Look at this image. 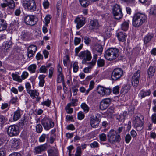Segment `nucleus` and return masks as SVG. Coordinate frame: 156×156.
I'll return each mask as SVG.
<instances>
[{
	"label": "nucleus",
	"mask_w": 156,
	"mask_h": 156,
	"mask_svg": "<svg viewBox=\"0 0 156 156\" xmlns=\"http://www.w3.org/2000/svg\"><path fill=\"white\" fill-rule=\"evenodd\" d=\"M147 17L144 14L138 12L134 15L132 19V25L136 28L141 26L145 22Z\"/></svg>",
	"instance_id": "1"
},
{
	"label": "nucleus",
	"mask_w": 156,
	"mask_h": 156,
	"mask_svg": "<svg viewBox=\"0 0 156 156\" xmlns=\"http://www.w3.org/2000/svg\"><path fill=\"white\" fill-rule=\"evenodd\" d=\"M119 55V51L118 49L111 48L108 49L105 51L104 56L107 60L112 61L118 58Z\"/></svg>",
	"instance_id": "2"
},
{
	"label": "nucleus",
	"mask_w": 156,
	"mask_h": 156,
	"mask_svg": "<svg viewBox=\"0 0 156 156\" xmlns=\"http://www.w3.org/2000/svg\"><path fill=\"white\" fill-rule=\"evenodd\" d=\"M23 6L25 9L31 12L37 10L36 3L34 0H23Z\"/></svg>",
	"instance_id": "3"
},
{
	"label": "nucleus",
	"mask_w": 156,
	"mask_h": 156,
	"mask_svg": "<svg viewBox=\"0 0 156 156\" xmlns=\"http://www.w3.org/2000/svg\"><path fill=\"white\" fill-rule=\"evenodd\" d=\"M108 138L109 142L111 144H114L119 142L120 137L119 134L114 130H111L108 133Z\"/></svg>",
	"instance_id": "4"
},
{
	"label": "nucleus",
	"mask_w": 156,
	"mask_h": 156,
	"mask_svg": "<svg viewBox=\"0 0 156 156\" xmlns=\"http://www.w3.org/2000/svg\"><path fill=\"white\" fill-rule=\"evenodd\" d=\"M133 124L136 129L138 131H140L143 129V126L144 124V120L143 116H136L135 119L133 122Z\"/></svg>",
	"instance_id": "5"
},
{
	"label": "nucleus",
	"mask_w": 156,
	"mask_h": 156,
	"mask_svg": "<svg viewBox=\"0 0 156 156\" xmlns=\"http://www.w3.org/2000/svg\"><path fill=\"white\" fill-rule=\"evenodd\" d=\"M78 56L80 59H83L82 62V64L85 63L86 61L90 60L91 58V53L88 50L80 52Z\"/></svg>",
	"instance_id": "6"
},
{
	"label": "nucleus",
	"mask_w": 156,
	"mask_h": 156,
	"mask_svg": "<svg viewBox=\"0 0 156 156\" xmlns=\"http://www.w3.org/2000/svg\"><path fill=\"white\" fill-rule=\"evenodd\" d=\"M7 132L9 136H16L20 133L19 127L15 125H11L8 127Z\"/></svg>",
	"instance_id": "7"
},
{
	"label": "nucleus",
	"mask_w": 156,
	"mask_h": 156,
	"mask_svg": "<svg viewBox=\"0 0 156 156\" xmlns=\"http://www.w3.org/2000/svg\"><path fill=\"white\" fill-rule=\"evenodd\" d=\"M97 91L101 96H105L109 95L111 92L112 90L110 88H106L99 85L97 87Z\"/></svg>",
	"instance_id": "8"
},
{
	"label": "nucleus",
	"mask_w": 156,
	"mask_h": 156,
	"mask_svg": "<svg viewBox=\"0 0 156 156\" xmlns=\"http://www.w3.org/2000/svg\"><path fill=\"white\" fill-rule=\"evenodd\" d=\"M123 75V70L119 68H116L112 72L111 78L112 80L116 81L120 79Z\"/></svg>",
	"instance_id": "9"
},
{
	"label": "nucleus",
	"mask_w": 156,
	"mask_h": 156,
	"mask_svg": "<svg viewBox=\"0 0 156 156\" xmlns=\"http://www.w3.org/2000/svg\"><path fill=\"white\" fill-rule=\"evenodd\" d=\"M41 123L44 129L46 130H48L54 126V123L51 119L47 117H44L41 121Z\"/></svg>",
	"instance_id": "10"
},
{
	"label": "nucleus",
	"mask_w": 156,
	"mask_h": 156,
	"mask_svg": "<svg viewBox=\"0 0 156 156\" xmlns=\"http://www.w3.org/2000/svg\"><path fill=\"white\" fill-rule=\"evenodd\" d=\"M113 13L115 19L119 20L122 17V14L119 5L116 4L113 7Z\"/></svg>",
	"instance_id": "11"
},
{
	"label": "nucleus",
	"mask_w": 156,
	"mask_h": 156,
	"mask_svg": "<svg viewBox=\"0 0 156 156\" xmlns=\"http://www.w3.org/2000/svg\"><path fill=\"white\" fill-rule=\"evenodd\" d=\"M37 20L36 17L34 15H27L24 18L25 23L27 25L33 26L35 24Z\"/></svg>",
	"instance_id": "12"
},
{
	"label": "nucleus",
	"mask_w": 156,
	"mask_h": 156,
	"mask_svg": "<svg viewBox=\"0 0 156 156\" xmlns=\"http://www.w3.org/2000/svg\"><path fill=\"white\" fill-rule=\"evenodd\" d=\"M140 74V71L138 70L135 72L132 79V84L134 87H136L139 83V80Z\"/></svg>",
	"instance_id": "13"
},
{
	"label": "nucleus",
	"mask_w": 156,
	"mask_h": 156,
	"mask_svg": "<svg viewBox=\"0 0 156 156\" xmlns=\"http://www.w3.org/2000/svg\"><path fill=\"white\" fill-rule=\"evenodd\" d=\"M111 101V100L110 98L103 99L100 102V108L102 110L106 109L109 106Z\"/></svg>",
	"instance_id": "14"
},
{
	"label": "nucleus",
	"mask_w": 156,
	"mask_h": 156,
	"mask_svg": "<svg viewBox=\"0 0 156 156\" xmlns=\"http://www.w3.org/2000/svg\"><path fill=\"white\" fill-rule=\"evenodd\" d=\"M21 141L19 138H13L9 142V145L12 148H18L21 144Z\"/></svg>",
	"instance_id": "15"
},
{
	"label": "nucleus",
	"mask_w": 156,
	"mask_h": 156,
	"mask_svg": "<svg viewBox=\"0 0 156 156\" xmlns=\"http://www.w3.org/2000/svg\"><path fill=\"white\" fill-rule=\"evenodd\" d=\"M100 121L98 117V116L96 115L92 116L90 118V123L92 127H98Z\"/></svg>",
	"instance_id": "16"
},
{
	"label": "nucleus",
	"mask_w": 156,
	"mask_h": 156,
	"mask_svg": "<svg viewBox=\"0 0 156 156\" xmlns=\"http://www.w3.org/2000/svg\"><path fill=\"white\" fill-rule=\"evenodd\" d=\"M47 146L45 144L41 145L34 147V153L35 154H39L46 150Z\"/></svg>",
	"instance_id": "17"
},
{
	"label": "nucleus",
	"mask_w": 156,
	"mask_h": 156,
	"mask_svg": "<svg viewBox=\"0 0 156 156\" xmlns=\"http://www.w3.org/2000/svg\"><path fill=\"white\" fill-rule=\"evenodd\" d=\"M37 50V47L34 45L30 46L27 49V55L29 58L32 57Z\"/></svg>",
	"instance_id": "18"
},
{
	"label": "nucleus",
	"mask_w": 156,
	"mask_h": 156,
	"mask_svg": "<svg viewBox=\"0 0 156 156\" xmlns=\"http://www.w3.org/2000/svg\"><path fill=\"white\" fill-rule=\"evenodd\" d=\"M100 25L97 20H94L90 21L89 25V28L90 29H98Z\"/></svg>",
	"instance_id": "19"
},
{
	"label": "nucleus",
	"mask_w": 156,
	"mask_h": 156,
	"mask_svg": "<svg viewBox=\"0 0 156 156\" xmlns=\"http://www.w3.org/2000/svg\"><path fill=\"white\" fill-rule=\"evenodd\" d=\"M12 45V42L10 41L4 43L2 47V51L5 52L8 51Z\"/></svg>",
	"instance_id": "20"
},
{
	"label": "nucleus",
	"mask_w": 156,
	"mask_h": 156,
	"mask_svg": "<svg viewBox=\"0 0 156 156\" xmlns=\"http://www.w3.org/2000/svg\"><path fill=\"white\" fill-rule=\"evenodd\" d=\"M74 22L76 24V27L78 29L82 27L85 23L84 20L81 19L79 17L76 18Z\"/></svg>",
	"instance_id": "21"
},
{
	"label": "nucleus",
	"mask_w": 156,
	"mask_h": 156,
	"mask_svg": "<svg viewBox=\"0 0 156 156\" xmlns=\"http://www.w3.org/2000/svg\"><path fill=\"white\" fill-rule=\"evenodd\" d=\"M116 35L118 40L120 41L123 42L126 40L127 35L123 32L118 33Z\"/></svg>",
	"instance_id": "22"
},
{
	"label": "nucleus",
	"mask_w": 156,
	"mask_h": 156,
	"mask_svg": "<svg viewBox=\"0 0 156 156\" xmlns=\"http://www.w3.org/2000/svg\"><path fill=\"white\" fill-rule=\"evenodd\" d=\"M27 93L33 98H37L38 101L40 99V98L38 97L39 95V93L35 90H30Z\"/></svg>",
	"instance_id": "23"
},
{
	"label": "nucleus",
	"mask_w": 156,
	"mask_h": 156,
	"mask_svg": "<svg viewBox=\"0 0 156 156\" xmlns=\"http://www.w3.org/2000/svg\"><path fill=\"white\" fill-rule=\"evenodd\" d=\"M30 36V34L26 30H23L21 32L20 36V38L23 40H27Z\"/></svg>",
	"instance_id": "24"
},
{
	"label": "nucleus",
	"mask_w": 156,
	"mask_h": 156,
	"mask_svg": "<svg viewBox=\"0 0 156 156\" xmlns=\"http://www.w3.org/2000/svg\"><path fill=\"white\" fill-rule=\"evenodd\" d=\"M94 50L96 51L98 55H101L103 51V48L102 46L99 44H97L93 46Z\"/></svg>",
	"instance_id": "25"
},
{
	"label": "nucleus",
	"mask_w": 156,
	"mask_h": 156,
	"mask_svg": "<svg viewBox=\"0 0 156 156\" xmlns=\"http://www.w3.org/2000/svg\"><path fill=\"white\" fill-rule=\"evenodd\" d=\"M151 93V92L150 90H148L147 91L142 90L140 91L138 96L142 99L145 97L149 96Z\"/></svg>",
	"instance_id": "26"
},
{
	"label": "nucleus",
	"mask_w": 156,
	"mask_h": 156,
	"mask_svg": "<svg viewBox=\"0 0 156 156\" xmlns=\"http://www.w3.org/2000/svg\"><path fill=\"white\" fill-rule=\"evenodd\" d=\"M22 114V111L20 110H18L15 111L14 113L13 119L14 121H16L19 119Z\"/></svg>",
	"instance_id": "27"
},
{
	"label": "nucleus",
	"mask_w": 156,
	"mask_h": 156,
	"mask_svg": "<svg viewBox=\"0 0 156 156\" xmlns=\"http://www.w3.org/2000/svg\"><path fill=\"white\" fill-rule=\"evenodd\" d=\"M154 35L152 34H148L144 37V43L147 44L153 38Z\"/></svg>",
	"instance_id": "28"
},
{
	"label": "nucleus",
	"mask_w": 156,
	"mask_h": 156,
	"mask_svg": "<svg viewBox=\"0 0 156 156\" xmlns=\"http://www.w3.org/2000/svg\"><path fill=\"white\" fill-rule=\"evenodd\" d=\"M7 27L6 23L3 19H0V31L5 30Z\"/></svg>",
	"instance_id": "29"
},
{
	"label": "nucleus",
	"mask_w": 156,
	"mask_h": 156,
	"mask_svg": "<svg viewBox=\"0 0 156 156\" xmlns=\"http://www.w3.org/2000/svg\"><path fill=\"white\" fill-rule=\"evenodd\" d=\"M46 76L44 75H40L38 77L39 80V84L40 86L42 87L44 86L45 83L44 78Z\"/></svg>",
	"instance_id": "30"
},
{
	"label": "nucleus",
	"mask_w": 156,
	"mask_h": 156,
	"mask_svg": "<svg viewBox=\"0 0 156 156\" xmlns=\"http://www.w3.org/2000/svg\"><path fill=\"white\" fill-rule=\"evenodd\" d=\"M37 67V66L36 64H32L28 67L27 69L30 73H34L36 71Z\"/></svg>",
	"instance_id": "31"
},
{
	"label": "nucleus",
	"mask_w": 156,
	"mask_h": 156,
	"mask_svg": "<svg viewBox=\"0 0 156 156\" xmlns=\"http://www.w3.org/2000/svg\"><path fill=\"white\" fill-rule=\"evenodd\" d=\"M47 152L48 156H57L58 155L57 151L54 149H50Z\"/></svg>",
	"instance_id": "32"
},
{
	"label": "nucleus",
	"mask_w": 156,
	"mask_h": 156,
	"mask_svg": "<svg viewBox=\"0 0 156 156\" xmlns=\"http://www.w3.org/2000/svg\"><path fill=\"white\" fill-rule=\"evenodd\" d=\"M155 71V69L153 67H149L147 72L148 77L149 78H151L154 75Z\"/></svg>",
	"instance_id": "33"
},
{
	"label": "nucleus",
	"mask_w": 156,
	"mask_h": 156,
	"mask_svg": "<svg viewBox=\"0 0 156 156\" xmlns=\"http://www.w3.org/2000/svg\"><path fill=\"white\" fill-rule=\"evenodd\" d=\"M79 2L81 6L83 7H87L90 4L89 0H79Z\"/></svg>",
	"instance_id": "34"
},
{
	"label": "nucleus",
	"mask_w": 156,
	"mask_h": 156,
	"mask_svg": "<svg viewBox=\"0 0 156 156\" xmlns=\"http://www.w3.org/2000/svg\"><path fill=\"white\" fill-rule=\"evenodd\" d=\"M50 65H42L39 69V71L40 73H45L47 72V70Z\"/></svg>",
	"instance_id": "35"
},
{
	"label": "nucleus",
	"mask_w": 156,
	"mask_h": 156,
	"mask_svg": "<svg viewBox=\"0 0 156 156\" xmlns=\"http://www.w3.org/2000/svg\"><path fill=\"white\" fill-rule=\"evenodd\" d=\"M8 6L10 9H13L15 6L14 2L13 0H5Z\"/></svg>",
	"instance_id": "36"
},
{
	"label": "nucleus",
	"mask_w": 156,
	"mask_h": 156,
	"mask_svg": "<svg viewBox=\"0 0 156 156\" xmlns=\"http://www.w3.org/2000/svg\"><path fill=\"white\" fill-rule=\"evenodd\" d=\"M56 81L58 83H61L62 82L63 83L64 82V76L62 73L57 74Z\"/></svg>",
	"instance_id": "37"
},
{
	"label": "nucleus",
	"mask_w": 156,
	"mask_h": 156,
	"mask_svg": "<svg viewBox=\"0 0 156 156\" xmlns=\"http://www.w3.org/2000/svg\"><path fill=\"white\" fill-rule=\"evenodd\" d=\"M95 83L93 81L90 82L89 88L87 90L86 94H88L89 91L92 90L94 87Z\"/></svg>",
	"instance_id": "38"
},
{
	"label": "nucleus",
	"mask_w": 156,
	"mask_h": 156,
	"mask_svg": "<svg viewBox=\"0 0 156 156\" xmlns=\"http://www.w3.org/2000/svg\"><path fill=\"white\" fill-rule=\"evenodd\" d=\"M12 76L13 79L15 81H17L19 82H21L22 81V79H21V78H20V76L17 74L12 73Z\"/></svg>",
	"instance_id": "39"
},
{
	"label": "nucleus",
	"mask_w": 156,
	"mask_h": 156,
	"mask_svg": "<svg viewBox=\"0 0 156 156\" xmlns=\"http://www.w3.org/2000/svg\"><path fill=\"white\" fill-rule=\"evenodd\" d=\"M81 107L86 113H87L89 111V108L85 103H82L81 105Z\"/></svg>",
	"instance_id": "40"
},
{
	"label": "nucleus",
	"mask_w": 156,
	"mask_h": 156,
	"mask_svg": "<svg viewBox=\"0 0 156 156\" xmlns=\"http://www.w3.org/2000/svg\"><path fill=\"white\" fill-rule=\"evenodd\" d=\"M48 135L45 134H43L40 136L39 139V141L40 143L44 142L46 138H48Z\"/></svg>",
	"instance_id": "41"
},
{
	"label": "nucleus",
	"mask_w": 156,
	"mask_h": 156,
	"mask_svg": "<svg viewBox=\"0 0 156 156\" xmlns=\"http://www.w3.org/2000/svg\"><path fill=\"white\" fill-rule=\"evenodd\" d=\"M129 28V23L126 21L124 22L121 25V28L122 30L126 31Z\"/></svg>",
	"instance_id": "42"
},
{
	"label": "nucleus",
	"mask_w": 156,
	"mask_h": 156,
	"mask_svg": "<svg viewBox=\"0 0 156 156\" xmlns=\"http://www.w3.org/2000/svg\"><path fill=\"white\" fill-rule=\"evenodd\" d=\"M149 13L151 15L156 16V6L154 5L152 6L150 9Z\"/></svg>",
	"instance_id": "43"
},
{
	"label": "nucleus",
	"mask_w": 156,
	"mask_h": 156,
	"mask_svg": "<svg viewBox=\"0 0 156 156\" xmlns=\"http://www.w3.org/2000/svg\"><path fill=\"white\" fill-rule=\"evenodd\" d=\"M51 103V100L47 99L46 100L42 102L41 104L42 105L49 107Z\"/></svg>",
	"instance_id": "44"
},
{
	"label": "nucleus",
	"mask_w": 156,
	"mask_h": 156,
	"mask_svg": "<svg viewBox=\"0 0 156 156\" xmlns=\"http://www.w3.org/2000/svg\"><path fill=\"white\" fill-rule=\"evenodd\" d=\"M71 106V104H68L65 108L66 112L69 114L72 113L73 111V109L70 108Z\"/></svg>",
	"instance_id": "45"
},
{
	"label": "nucleus",
	"mask_w": 156,
	"mask_h": 156,
	"mask_svg": "<svg viewBox=\"0 0 156 156\" xmlns=\"http://www.w3.org/2000/svg\"><path fill=\"white\" fill-rule=\"evenodd\" d=\"M102 34L104 37L105 38H108L110 36L109 31L108 30L106 29H105V30L102 33Z\"/></svg>",
	"instance_id": "46"
},
{
	"label": "nucleus",
	"mask_w": 156,
	"mask_h": 156,
	"mask_svg": "<svg viewBox=\"0 0 156 156\" xmlns=\"http://www.w3.org/2000/svg\"><path fill=\"white\" fill-rule=\"evenodd\" d=\"M73 71L74 73H76L78 70L79 66L78 63L77 62H75L73 64Z\"/></svg>",
	"instance_id": "47"
},
{
	"label": "nucleus",
	"mask_w": 156,
	"mask_h": 156,
	"mask_svg": "<svg viewBox=\"0 0 156 156\" xmlns=\"http://www.w3.org/2000/svg\"><path fill=\"white\" fill-rule=\"evenodd\" d=\"M85 117V115L83 112L80 111L77 113L78 119L80 120L83 119Z\"/></svg>",
	"instance_id": "48"
},
{
	"label": "nucleus",
	"mask_w": 156,
	"mask_h": 156,
	"mask_svg": "<svg viewBox=\"0 0 156 156\" xmlns=\"http://www.w3.org/2000/svg\"><path fill=\"white\" fill-rule=\"evenodd\" d=\"M81 148L80 147H77L76 152L75 154V156H81Z\"/></svg>",
	"instance_id": "49"
},
{
	"label": "nucleus",
	"mask_w": 156,
	"mask_h": 156,
	"mask_svg": "<svg viewBox=\"0 0 156 156\" xmlns=\"http://www.w3.org/2000/svg\"><path fill=\"white\" fill-rule=\"evenodd\" d=\"M131 139V136L129 134H127L125 137V141L126 142L129 143Z\"/></svg>",
	"instance_id": "50"
},
{
	"label": "nucleus",
	"mask_w": 156,
	"mask_h": 156,
	"mask_svg": "<svg viewBox=\"0 0 156 156\" xmlns=\"http://www.w3.org/2000/svg\"><path fill=\"white\" fill-rule=\"evenodd\" d=\"M28 75L29 73L27 72H23L21 75V79H22V80H24L28 77Z\"/></svg>",
	"instance_id": "51"
},
{
	"label": "nucleus",
	"mask_w": 156,
	"mask_h": 156,
	"mask_svg": "<svg viewBox=\"0 0 156 156\" xmlns=\"http://www.w3.org/2000/svg\"><path fill=\"white\" fill-rule=\"evenodd\" d=\"M51 17L50 15H48L46 16L44 18L45 24L47 26L49 23Z\"/></svg>",
	"instance_id": "52"
},
{
	"label": "nucleus",
	"mask_w": 156,
	"mask_h": 156,
	"mask_svg": "<svg viewBox=\"0 0 156 156\" xmlns=\"http://www.w3.org/2000/svg\"><path fill=\"white\" fill-rule=\"evenodd\" d=\"M100 140L101 141H105L106 140L107 137L105 134L102 133L99 135Z\"/></svg>",
	"instance_id": "53"
},
{
	"label": "nucleus",
	"mask_w": 156,
	"mask_h": 156,
	"mask_svg": "<svg viewBox=\"0 0 156 156\" xmlns=\"http://www.w3.org/2000/svg\"><path fill=\"white\" fill-rule=\"evenodd\" d=\"M119 87L117 86L113 88L112 91L113 94H117L119 93Z\"/></svg>",
	"instance_id": "54"
},
{
	"label": "nucleus",
	"mask_w": 156,
	"mask_h": 156,
	"mask_svg": "<svg viewBox=\"0 0 156 156\" xmlns=\"http://www.w3.org/2000/svg\"><path fill=\"white\" fill-rule=\"evenodd\" d=\"M90 145L91 148H97L98 147L99 144L97 142L94 141L90 143Z\"/></svg>",
	"instance_id": "55"
},
{
	"label": "nucleus",
	"mask_w": 156,
	"mask_h": 156,
	"mask_svg": "<svg viewBox=\"0 0 156 156\" xmlns=\"http://www.w3.org/2000/svg\"><path fill=\"white\" fill-rule=\"evenodd\" d=\"M97 63L98 66L102 67L104 65V61L102 59H98V61Z\"/></svg>",
	"instance_id": "56"
},
{
	"label": "nucleus",
	"mask_w": 156,
	"mask_h": 156,
	"mask_svg": "<svg viewBox=\"0 0 156 156\" xmlns=\"http://www.w3.org/2000/svg\"><path fill=\"white\" fill-rule=\"evenodd\" d=\"M83 47V44H81L78 47L76 48L75 49V55L77 56L79 51L81 50Z\"/></svg>",
	"instance_id": "57"
},
{
	"label": "nucleus",
	"mask_w": 156,
	"mask_h": 156,
	"mask_svg": "<svg viewBox=\"0 0 156 156\" xmlns=\"http://www.w3.org/2000/svg\"><path fill=\"white\" fill-rule=\"evenodd\" d=\"M42 130V126L40 124H38L36 126V130L37 133H39L41 132Z\"/></svg>",
	"instance_id": "58"
},
{
	"label": "nucleus",
	"mask_w": 156,
	"mask_h": 156,
	"mask_svg": "<svg viewBox=\"0 0 156 156\" xmlns=\"http://www.w3.org/2000/svg\"><path fill=\"white\" fill-rule=\"evenodd\" d=\"M6 152L4 148H0V156H6Z\"/></svg>",
	"instance_id": "59"
},
{
	"label": "nucleus",
	"mask_w": 156,
	"mask_h": 156,
	"mask_svg": "<svg viewBox=\"0 0 156 156\" xmlns=\"http://www.w3.org/2000/svg\"><path fill=\"white\" fill-rule=\"evenodd\" d=\"M84 41L86 44L88 45L91 42L90 39L88 37L86 36L84 37Z\"/></svg>",
	"instance_id": "60"
},
{
	"label": "nucleus",
	"mask_w": 156,
	"mask_h": 156,
	"mask_svg": "<svg viewBox=\"0 0 156 156\" xmlns=\"http://www.w3.org/2000/svg\"><path fill=\"white\" fill-rule=\"evenodd\" d=\"M54 72V68L51 67L49 70V74H48V77L50 78H51Z\"/></svg>",
	"instance_id": "61"
},
{
	"label": "nucleus",
	"mask_w": 156,
	"mask_h": 156,
	"mask_svg": "<svg viewBox=\"0 0 156 156\" xmlns=\"http://www.w3.org/2000/svg\"><path fill=\"white\" fill-rule=\"evenodd\" d=\"M81 39L80 38L75 37L74 40V43L75 45L78 44L80 42Z\"/></svg>",
	"instance_id": "62"
},
{
	"label": "nucleus",
	"mask_w": 156,
	"mask_h": 156,
	"mask_svg": "<svg viewBox=\"0 0 156 156\" xmlns=\"http://www.w3.org/2000/svg\"><path fill=\"white\" fill-rule=\"evenodd\" d=\"M49 3L48 0H44L43 2V5L45 9L48 8L49 6Z\"/></svg>",
	"instance_id": "63"
},
{
	"label": "nucleus",
	"mask_w": 156,
	"mask_h": 156,
	"mask_svg": "<svg viewBox=\"0 0 156 156\" xmlns=\"http://www.w3.org/2000/svg\"><path fill=\"white\" fill-rule=\"evenodd\" d=\"M79 90L80 92L82 93H85L84 95H87L86 94L87 90H86L85 88L84 87L81 86L79 88Z\"/></svg>",
	"instance_id": "64"
}]
</instances>
